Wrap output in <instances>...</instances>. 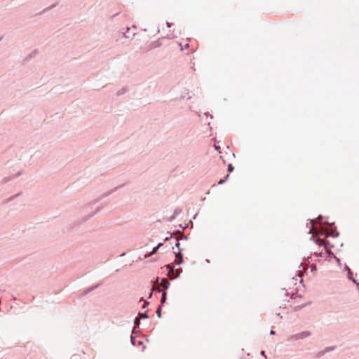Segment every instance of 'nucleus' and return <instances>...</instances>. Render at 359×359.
<instances>
[{"label":"nucleus","mask_w":359,"mask_h":359,"mask_svg":"<svg viewBox=\"0 0 359 359\" xmlns=\"http://www.w3.org/2000/svg\"><path fill=\"white\" fill-rule=\"evenodd\" d=\"M161 306H159L156 311V314L158 318H161Z\"/></svg>","instance_id":"8"},{"label":"nucleus","mask_w":359,"mask_h":359,"mask_svg":"<svg viewBox=\"0 0 359 359\" xmlns=\"http://www.w3.org/2000/svg\"><path fill=\"white\" fill-rule=\"evenodd\" d=\"M228 177H229V175H226V176L225 177V178H224V179H223V180H220L219 181L218 184H223V183H224V182L227 179H228Z\"/></svg>","instance_id":"7"},{"label":"nucleus","mask_w":359,"mask_h":359,"mask_svg":"<svg viewBox=\"0 0 359 359\" xmlns=\"http://www.w3.org/2000/svg\"><path fill=\"white\" fill-rule=\"evenodd\" d=\"M135 323L137 325H139V323H140V319H137H137L135 320Z\"/></svg>","instance_id":"11"},{"label":"nucleus","mask_w":359,"mask_h":359,"mask_svg":"<svg viewBox=\"0 0 359 359\" xmlns=\"http://www.w3.org/2000/svg\"><path fill=\"white\" fill-rule=\"evenodd\" d=\"M233 169H234V168L231 164H229L228 165V171L229 172H232L233 170Z\"/></svg>","instance_id":"9"},{"label":"nucleus","mask_w":359,"mask_h":359,"mask_svg":"<svg viewBox=\"0 0 359 359\" xmlns=\"http://www.w3.org/2000/svg\"><path fill=\"white\" fill-rule=\"evenodd\" d=\"M271 334H274V331H273V330H271Z\"/></svg>","instance_id":"13"},{"label":"nucleus","mask_w":359,"mask_h":359,"mask_svg":"<svg viewBox=\"0 0 359 359\" xmlns=\"http://www.w3.org/2000/svg\"><path fill=\"white\" fill-rule=\"evenodd\" d=\"M353 281L355 283H357L355 280H354V279H353Z\"/></svg>","instance_id":"14"},{"label":"nucleus","mask_w":359,"mask_h":359,"mask_svg":"<svg viewBox=\"0 0 359 359\" xmlns=\"http://www.w3.org/2000/svg\"><path fill=\"white\" fill-rule=\"evenodd\" d=\"M163 245V243H159L156 247L154 248L150 255L155 254L157 251V250Z\"/></svg>","instance_id":"5"},{"label":"nucleus","mask_w":359,"mask_h":359,"mask_svg":"<svg viewBox=\"0 0 359 359\" xmlns=\"http://www.w3.org/2000/svg\"><path fill=\"white\" fill-rule=\"evenodd\" d=\"M176 257L177 258V259H175V263L177 264H181L182 262V255L180 252L176 253Z\"/></svg>","instance_id":"3"},{"label":"nucleus","mask_w":359,"mask_h":359,"mask_svg":"<svg viewBox=\"0 0 359 359\" xmlns=\"http://www.w3.org/2000/svg\"><path fill=\"white\" fill-rule=\"evenodd\" d=\"M262 355H264V351H262Z\"/></svg>","instance_id":"15"},{"label":"nucleus","mask_w":359,"mask_h":359,"mask_svg":"<svg viewBox=\"0 0 359 359\" xmlns=\"http://www.w3.org/2000/svg\"><path fill=\"white\" fill-rule=\"evenodd\" d=\"M328 236V232L327 231H322L318 234V237L316 240V243L318 245H326V244L328 243L327 241H325L324 238H322L321 237L323 236L324 238H327Z\"/></svg>","instance_id":"1"},{"label":"nucleus","mask_w":359,"mask_h":359,"mask_svg":"<svg viewBox=\"0 0 359 359\" xmlns=\"http://www.w3.org/2000/svg\"><path fill=\"white\" fill-rule=\"evenodd\" d=\"M180 243H179V242H177V243L175 244V247H177V248H180Z\"/></svg>","instance_id":"12"},{"label":"nucleus","mask_w":359,"mask_h":359,"mask_svg":"<svg viewBox=\"0 0 359 359\" xmlns=\"http://www.w3.org/2000/svg\"><path fill=\"white\" fill-rule=\"evenodd\" d=\"M140 317L141 318H147L148 316L146 313H142L140 314Z\"/></svg>","instance_id":"10"},{"label":"nucleus","mask_w":359,"mask_h":359,"mask_svg":"<svg viewBox=\"0 0 359 359\" xmlns=\"http://www.w3.org/2000/svg\"><path fill=\"white\" fill-rule=\"evenodd\" d=\"M168 267L170 269L169 272H168V275L171 276V278H176V277H177L179 276L178 270H176L177 274L175 276H173V275H171V273H174L173 268L171 267L170 266H168Z\"/></svg>","instance_id":"4"},{"label":"nucleus","mask_w":359,"mask_h":359,"mask_svg":"<svg viewBox=\"0 0 359 359\" xmlns=\"http://www.w3.org/2000/svg\"><path fill=\"white\" fill-rule=\"evenodd\" d=\"M170 285V283L165 278L161 280L160 283V286L163 287L164 289H167Z\"/></svg>","instance_id":"2"},{"label":"nucleus","mask_w":359,"mask_h":359,"mask_svg":"<svg viewBox=\"0 0 359 359\" xmlns=\"http://www.w3.org/2000/svg\"><path fill=\"white\" fill-rule=\"evenodd\" d=\"M165 299H166V293L165 292H163L162 294L161 299V302L162 304L164 303L165 302Z\"/></svg>","instance_id":"6"}]
</instances>
